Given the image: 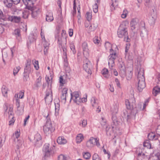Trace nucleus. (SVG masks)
<instances>
[{
  "mask_svg": "<svg viewBox=\"0 0 160 160\" xmlns=\"http://www.w3.org/2000/svg\"><path fill=\"white\" fill-rule=\"evenodd\" d=\"M51 78L48 76H46L45 79L48 84V88L46 91V96L45 98V100L46 102L49 103L52 102V91L51 90L52 84V77L51 76Z\"/></svg>",
  "mask_w": 160,
  "mask_h": 160,
  "instance_id": "nucleus-1",
  "label": "nucleus"
},
{
  "mask_svg": "<svg viewBox=\"0 0 160 160\" xmlns=\"http://www.w3.org/2000/svg\"><path fill=\"white\" fill-rule=\"evenodd\" d=\"M138 89L139 92H141L146 86L143 68H141L140 69L138 72Z\"/></svg>",
  "mask_w": 160,
  "mask_h": 160,
  "instance_id": "nucleus-2",
  "label": "nucleus"
},
{
  "mask_svg": "<svg viewBox=\"0 0 160 160\" xmlns=\"http://www.w3.org/2000/svg\"><path fill=\"white\" fill-rule=\"evenodd\" d=\"M118 36L119 38H124L125 41L129 42L130 41V39L129 38L127 28L125 26L121 25L119 27L118 32Z\"/></svg>",
  "mask_w": 160,
  "mask_h": 160,
  "instance_id": "nucleus-3",
  "label": "nucleus"
},
{
  "mask_svg": "<svg viewBox=\"0 0 160 160\" xmlns=\"http://www.w3.org/2000/svg\"><path fill=\"white\" fill-rule=\"evenodd\" d=\"M43 151L44 155L43 159L44 160L48 159L52 156L54 153L53 148L52 146H50V144L48 143L44 145Z\"/></svg>",
  "mask_w": 160,
  "mask_h": 160,
  "instance_id": "nucleus-4",
  "label": "nucleus"
},
{
  "mask_svg": "<svg viewBox=\"0 0 160 160\" xmlns=\"http://www.w3.org/2000/svg\"><path fill=\"white\" fill-rule=\"evenodd\" d=\"M48 113L46 115H44V116L47 119L45 124L43 126V130L44 132L46 134H49L54 130L53 128L52 125V123L48 117Z\"/></svg>",
  "mask_w": 160,
  "mask_h": 160,
  "instance_id": "nucleus-5",
  "label": "nucleus"
},
{
  "mask_svg": "<svg viewBox=\"0 0 160 160\" xmlns=\"http://www.w3.org/2000/svg\"><path fill=\"white\" fill-rule=\"evenodd\" d=\"M112 49H110V54L108 57V64L109 68L113 69V67L114 65V60L117 57L116 53L112 52Z\"/></svg>",
  "mask_w": 160,
  "mask_h": 160,
  "instance_id": "nucleus-6",
  "label": "nucleus"
},
{
  "mask_svg": "<svg viewBox=\"0 0 160 160\" xmlns=\"http://www.w3.org/2000/svg\"><path fill=\"white\" fill-rule=\"evenodd\" d=\"M55 38L58 40V43L59 45L62 44V41L63 40H66V31L62 30L60 32L59 30H58L55 35Z\"/></svg>",
  "mask_w": 160,
  "mask_h": 160,
  "instance_id": "nucleus-7",
  "label": "nucleus"
},
{
  "mask_svg": "<svg viewBox=\"0 0 160 160\" xmlns=\"http://www.w3.org/2000/svg\"><path fill=\"white\" fill-rule=\"evenodd\" d=\"M95 145L98 147L100 146L99 140L97 138H94L93 137L91 138L86 143L87 147L89 149H91Z\"/></svg>",
  "mask_w": 160,
  "mask_h": 160,
  "instance_id": "nucleus-8",
  "label": "nucleus"
},
{
  "mask_svg": "<svg viewBox=\"0 0 160 160\" xmlns=\"http://www.w3.org/2000/svg\"><path fill=\"white\" fill-rule=\"evenodd\" d=\"M92 65L91 62L88 59L86 58L83 61V68L84 70L88 74H91L92 73L91 69Z\"/></svg>",
  "mask_w": 160,
  "mask_h": 160,
  "instance_id": "nucleus-9",
  "label": "nucleus"
},
{
  "mask_svg": "<svg viewBox=\"0 0 160 160\" xmlns=\"http://www.w3.org/2000/svg\"><path fill=\"white\" fill-rule=\"evenodd\" d=\"M5 110V113L6 115L8 114L9 118H11L10 120L11 121H13L14 122L15 119L13 116V107L12 106H9L8 107L5 105L4 108Z\"/></svg>",
  "mask_w": 160,
  "mask_h": 160,
  "instance_id": "nucleus-10",
  "label": "nucleus"
},
{
  "mask_svg": "<svg viewBox=\"0 0 160 160\" xmlns=\"http://www.w3.org/2000/svg\"><path fill=\"white\" fill-rule=\"evenodd\" d=\"M125 104L127 108L128 109H132L136 107L135 100L134 98H132L129 100H126Z\"/></svg>",
  "mask_w": 160,
  "mask_h": 160,
  "instance_id": "nucleus-11",
  "label": "nucleus"
},
{
  "mask_svg": "<svg viewBox=\"0 0 160 160\" xmlns=\"http://www.w3.org/2000/svg\"><path fill=\"white\" fill-rule=\"evenodd\" d=\"M42 137L41 135L38 133H36L35 135L34 139L32 142L35 146L40 147L42 145L41 141Z\"/></svg>",
  "mask_w": 160,
  "mask_h": 160,
  "instance_id": "nucleus-12",
  "label": "nucleus"
},
{
  "mask_svg": "<svg viewBox=\"0 0 160 160\" xmlns=\"http://www.w3.org/2000/svg\"><path fill=\"white\" fill-rule=\"evenodd\" d=\"M71 100L72 99L74 102L78 104H79L80 102L82 101L81 100V98L79 97V92H75L72 93L71 94Z\"/></svg>",
  "mask_w": 160,
  "mask_h": 160,
  "instance_id": "nucleus-13",
  "label": "nucleus"
},
{
  "mask_svg": "<svg viewBox=\"0 0 160 160\" xmlns=\"http://www.w3.org/2000/svg\"><path fill=\"white\" fill-rule=\"evenodd\" d=\"M31 11V15L33 18H35L37 17L41 12V10L38 8L32 6V8L28 9Z\"/></svg>",
  "mask_w": 160,
  "mask_h": 160,
  "instance_id": "nucleus-14",
  "label": "nucleus"
},
{
  "mask_svg": "<svg viewBox=\"0 0 160 160\" xmlns=\"http://www.w3.org/2000/svg\"><path fill=\"white\" fill-rule=\"evenodd\" d=\"M91 103L92 106L93 108H98V109L99 110L98 111V112L101 111L100 108L99 109V107L98 106V104L99 103L98 100V99L94 97H92L91 100Z\"/></svg>",
  "mask_w": 160,
  "mask_h": 160,
  "instance_id": "nucleus-15",
  "label": "nucleus"
},
{
  "mask_svg": "<svg viewBox=\"0 0 160 160\" xmlns=\"http://www.w3.org/2000/svg\"><path fill=\"white\" fill-rule=\"evenodd\" d=\"M31 60L30 59L27 60V63L24 68V72L30 73L32 71Z\"/></svg>",
  "mask_w": 160,
  "mask_h": 160,
  "instance_id": "nucleus-16",
  "label": "nucleus"
},
{
  "mask_svg": "<svg viewBox=\"0 0 160 160\" xmlns=\"http://www.w3.org/2000/svg\"><path fill=\"white\" fill-rule=\"evenodd\" d=\"M138 20L137 18L132 19L130 22L131 29L132 30H134L137 27H138Z\"/></svg>",
  "mask_w": 160,
  "mask_h": 160,
  "instance_id": "nucleus-17",
  "label": "nucleus"
},
{
  "mask_svg": "<svg viewBox=\"0 0 160 160\" xmlns=\"http://www.w3.org/2000/svg\"><path fill=\"white\" fill-rule=\"evenodd\" d=\"M27 9H31L34 4L31 0H22Z\"/></svg>",
  "mask_w": 160,
  "mask_h": 160,
  "instance_id": "nucleus-18",
  "label": "nucleus"
},
{
  "mask_svg": "<svg viewBox=\"0 0 160 160\" xmlns=\"http://www.w3.org/2000/svg\"><path fill=\"white\" fill-rule=\"evenodd\" d=\"M42 42L44 47V54L46 55L48 53L49 43L47 41H46V40L42 41Z\"/></svg>",
  "mask_w": 160,
  "mask_h": 160,
  "instance_id": "nucleus-19",
  "label": "nucleus"
},
{
  "mask_svg": "<svg viewBox=\"0 0 160 160\" xmlns=\"http://www.w3.org/2000/svg\"><path fill=\"white\" fill-rule=\"evenodd\" d=\"M8 19L9 21L16 23H18L20 21L21 18L20 17L12 16H9Z\"/></svg>",
  "mask_w": 160,
  "mask_h": 160,
  "instance_id": "nucleus-20",
  "label": "nucleus"
},
{
  "mask_svg": "<svg viewBox=\"0 0 160 160\" xmlns=\"http://www.w3.org/2000/svg\"><path fill=\"white\" fill-rule=\"evenodd\" d=\"M82 48L83 54H88L89 49L88 46V44L86 42H84L82 43Z\"/></svg>",
  "mask_w": 160,
  "mask_h": 160,
  "instance_id": "nucleus-21",
  "label": "nucleus"
},
{
  "mask_svg": "<svg viewBox=\"0 0 160 160\" xmlns=\"http://www.w3.org/2000/svg\"><path fill=\"white\" fill-rule=\"evenodd\" d=\"M46 19L47 21L51 22L53 20V17L52 12H48L46 15Z\"/></svg>",
  "mask_w": 160,
  "mask_h": 160,
  "instance_id": "nucleus-22",
  "label": "nucleus"
},
{
  "mask_svg": "<svg viewBox=\"0 0 160 160\" xmlns=\"http://www.w3.org/2000/svg\"><path fill=\"white\" fill-rule=\"evenodd\" d=\"M148 138L149 139L152 140H157L158 138V135H156L154 133L151 132L148 134Z\"/></svg>",
  "mask_w": 160,
  "mask_h": 160,
  "instance_id": "nucleus-23",
  "label": "nucleus"
},
{
  "mask_svg": "<svg viewBox=\"0 0 160 160\" xmlns=\"http://www.w3.org/2000/svg\"><path fill=\"white\" fill-rule=\"evenodd\" d=\"M118 105L116 104L113 105L111 108V112L113 115H115L118 113Z\"/></svg>",
  "mask_w": 160,
  "mask_h": 160,
  "instance_id": "nucleus-24",
  "label": "nucleus"
},
{
  "mask_svg": "<svg viewBox=\"0 0 160 160\" xmlns=\"http://www.w3.org/2000/svg\"><path fill=\"white\" fill-rule=\"evenodd\" d=\"M57 142L60 144H64L67 142V140L63 137H59L57 139Z\"/></svg>",
  "mask_w": 160,
  "mask_h": 160,
  "instance_id": "nucleus-25",
  "label": "nucleus"
},
{
  "mask_svg": "<svg viewBox=\"0 0 160 160\" xmlns=\"http://www.w3.org/2000/svg\"><path fill=\"white\" fill-rule=\"evenodd\" d=\"M115 128V126L113 125L112 126L111 128L109 126H107L106 129V133L107 135H111L112 133L113 132V129Z\"/></svg>",
  "mask_w": 160,
  "mask_h": 160,
  "instance_id": "nucleus-26",
  "label": "nucleus"
},
{
  "mask_svg": "<svg viewBox=\"0 0 160 160\" xmlns=\"http://www.w3.org/2000/svg\"><path fill=\"white\" fill-rule=\"evenodd\" d=\"M119 0H112V4L110 8L112 11L114 10L116 6L118 5V2Z\"/></svg>",
  "mask_w": 160,
  "mask_h": 160,
  "instance_id": "nucleus-27",
  "label": "nucleus"
},
{
  "mask_svg": "<svg viewBox=\"0 0 160 160\" xmlns=\"http://www.w3.org/2000/svg\"><path fill=\"white\" fill-rule=\"evenodd\" d=\"M95 3L92 6L93 10L94 12L96 13L98 11V5L100 3V0H96Z\"/></svg>",
  "mask_w": 160,
  "mask_h": 160,
  "instance_id": "nucleus-28",
  "label": "nucleus"
},
{
  "mask_svg": "<svg viewBox=\"0 0 160 160\" xmlns=\"http://www.w3.org/2000/svg\"><path fill=\"white\" fill-rule=\"evenodd\" d=\"M12 0H4L3 2L5 6L8 8H11L12 6L13 3Z\"/></svg>",
  "mask_w": 160,
  "mask_h": 160,
  "instance_id": "nucleus-29",
  "label": "nucleus"
},
{
  "mask_svg": "<svg viewBox=\"0 0 160 160\" xmlns=\"http://www.w3.org/2000/svg\"><path fill=\"white\" fill-rule=\"evenodd\" d=\"M68 90V89L67 88H64L63 89L62 91V95L61 96V98L62 99L66 101Z\"/></svg>",
  "mask_w": 160,
  "mask_h": 160,
  "instance_id": "nucleus-30",
  "label": "nucleus"
},
{
  "mask_svg": "<svg viewBox=\"0 0 160 160\" xmlns=\"http://www.w3.org/2000/svg\"><path fill=\"white\" fill-rule=\"evenodd\" d=\"M84 137L83 135L81 133L78 134L76 137V142L77 143H80L83 140Z\"/></svg>",
  "mask_w": 160,
  "mask_h": 160,
  "instance_id": "nucleus-31",
  "label": "nucleus"
},
{
  "mask_svg": "<svg viewBox=\"0 0 160 160\" xmlns=\"http://www.w3.org/2000/svg\"><path fill=\"white\" fill-rule=\"evenodd\" d=\"M41 79L42 77L41 76H40L39 78L37 79L36 82L34 84L36 87L38 88L41 85Z\"/></svg>",
  "mask_w": 160,
  "mask_h": 160,
  "instance_id": "nucleus-32",
  "label": "nucleus"
},
{
  "mask_svg": "<svg viewBox=\"0 0 160 160\" xmlns=\"http://www.w3.org/2000/svg\"><path fill=\"white\" fill-rule=\"evenodd\" d=\"M69 157L63 154H60L58 157V160H69Z\"/></svg>",
  "mask_w": 160,
  "mask_h": 160,
  "instance_id": "nucleus-33",
  "label": "nucleus"
},
{
  "mask_svg": "<svg viewBox=\"0 0 160 160\" xmlns=\"http://www.w3.org/2000/svg\"><path fill=\"white\" fill-rule=\"evenodd\" d=\"M143 146L148 149L152 148L151 143L148 140H146L144 142Z\"/></svg>",
  "mask_w": 160,
  "mask_h": 160,
  "instance_id": "nucleus-34",
  "label": "nucleus"
},
{
  "mask_svg": "<svg viewBox=\"0 0 160 160\" xmlns=\"http://www.w3.org/2000/svg\"><path fill=\"white\" fill-rule=\"evenodd\" d=\"M160 93V88L155 87L153 88L152 93L154 96H156L157 94Z\"/></svg>",
  "mask_w": 160,
  "mask_h": 160,
  "instance_id": "nucleus-35",
  "label": "nucleus"
},
{
  "mask_svg": "<svg viewBox=\"0 0 160 160\" xmlns=\"http://www.w3.org/2000/svg\"><path fill=\"white\" fill-rule=\"evenodd\" d=\"M2 91L4 96L5 97L7 96L8 89L5 86H3L2 87Z\"/></svg>",
  "mask_w": 160,
  "mask_h": 160,
  "instance_id": "nucleus-36",
  "label": "nucleus"
},
{
  "mask_svg": "<svg viewBox=\"0 0 160 160\" xmlns=\"http://www.w3.org/2000/svg\"><path fill=\"white\" fill-rule=\"evenodd\" d=\"M14 142L16 144V148L18 149L22 146V141L18 139H17Z\"/></svg>",
  "mask_w": 160,
  "mask_h": 160,
  "instance_id": "nucleus-37",
  "label": "nucleus"
},
{
  "mask_svg": "<svg viewBox=\"0 0 160 160\" xmlns=\"http://www.w3.org/2000/svg\"><path fill=\"white\" fill-rule=\"evenodd\" d=\"M55 114L56 116H57L58 115L59 111L60 109L59 104L57 103L55 104Z\"/></svg>",
  "mask_w": 160,
  "mask_h": 160,
  "instance_id": "nucleus-38",
  "label": "nucleus"
},
{
  "mask_svg": "<svg viewBox=\"0 0 160 160\" xmlns=\"http://www.w3.org/2000/svg\"><path fill=\"white\" fill-rule=\"evenodd\" d=\"M108 70L106 68H104L102 71V73L103 75L106 78H109V75L108 74Z\"/></svg>",
  "mask_w": 160,
  "mask_h": 160,
  "instance_id": "nucleus-39",
  "label": "nucleus"
},
{
  "mask_svg": "<svg viewBox=\"0 0 160 160\" xmlns=\"http://www.w3.org/2000/svg\"><path fill=\"white\" fill-rule=\"evenodd\" d=\"M97 26H95L94 24H92L89 27L88 30V32H90L94 31L96 28Z\"/></svg>",
  "mask_w": 160,
  "mask_h": 160,
  "instance_id": "nucleus-40",
  "label": "nucleus"
},
{
  "mask_svg": "<svg viewBox=\"0 0 160 160\" xmlns=\"http://www.w3.org/2000/svg\"><path fill=\"white\" fill-rule=\"evenodd\" d=\"M29 73L24 72L23 76V80L24 82H26L29 80Z\"/></svg>",
  "mask_w": 160,
  "mask_h": 160,
  "instance_id": "nucleus-41",
  "label": "nucleus"
},
{
  "mask_svg": "<svg viewBox=\"0 0 160 160\" xmlns=\"http://www.w3.org/2000/svg\"><path fill=\"white\" fill-rule=\"evenodd\" d=\"M70 48L72 51L73 53L74 54L76 52V51L75 49V46L74 43L72 42H71L70 43Z\"/></svg>",
  "mask_w": 160,
  "mask_h": 160,
  "instance_id": "nucleus-42",
  "label": "nucleus"
},
{
  "mask_svg": "<svg viewBox=\"0 0 160 160\" xmlns=\"http://www.w3.org/2000/svg\"><path fill=\"white\" fill-rule=\"evenodd\" d=\"M29 14V12L28 10H25L22 12V17L24 18H27L28 17Z\"/></svg>",
  "mask_w": 160,
  "mask_h": 160,
  "instance_id": "nucleus-43",
  "label": "nucleus"
},
{
  "mask_svg": "<svg viewBox=\"0 0 160 160\" xmlns=\"http://www.w3.org/2000/svg\"><path fill=\"white\" fill-rule=\"evenodd\" d=\"M83 158L86 159H89L91 157V154L88 152H83Z\"/></svg>",
  "mask_w": 160,
  "mask_h": 160,
  "instance_id": "nucleus-44",
  "label": "nucleus"
},
{
  "mask_svg": "<svg viewBox=\"0 0 160 160\" xmlns=\"http://www.w3.org/2000/svg\"><path fill=\"white\" fill-rule=\"evenodd\" d=\"M112 118L113 123V124H112V125H114L115 127V126H117L118 125V123L116 116H114V115H113Z\"/></svg>",
  "mask_w": 160,
  "mask_h": 160,
  "instance_id": "nucleus-45",
  "label": "nucleus"
},
{
  "mask_svg": "<svg viewBox=\"0 0 160 160\" xmlns=\"http://www.w3.org/2000/svg\"><path fill=\"white\" fill-rule=\"evenodd\" d=\"M20 130L19 131H17L15 132V133L13 134V137L14 138H16L14 140V141L15 142V141L17 140V139H18V138L20 136Z\"/></svg>",
  "mask_w": 160,
  "mask_h": 160,
  "instance_id": "nucleus-46",
  "label": "nucleus"
},
{
  "mask_svg": "<svg viewBox=\"0 0 160 160\" xmlns=\"http://www.w3.org/2000/svg\"><path fill=\"white\" fill-rule=\"evenodd\" d=\"M32 62L34 66V68L37 70H38L39 68L38 61L34 60H33Z\"/></svg>",
  "mask_w": 160,
  "mask_h": 160,
  "instance_id": "nucleus-47",
  "label": "nucleus"
},
{
  "mask_svg": "<svg viewBox=\"0 0 160 160\" xmlns=\"http://www.w3.org/2000/svg\"><path fill=\"white\" fill-rule=\"evenodd\" d=\"M20 68H21L19 66L16 67L14 68L13 70V74L14 76H15L18 72Z\"/></svg>",
  "mask_w": 160,
  "mask_h": 160,
  "instance_id": "nucleus-48",
  "label": "nucleus"
},
{
  "mask_svg": "<svg viewBox=\"0 0 160 160\" xmlns=\"http://www.w3.org/2000/svg\"><path fill=\"white\" fill-rule=\"evenodd\" d=\"M86 17L88 21H89L91 20L92 18V14L91 12H88L86 14Z\"/></svg>",
  "mask_w": 160,
  "mask_h": 160,
  "instance_id": "nucleus-49",
  "label": "nucleus"
},
{
  "mask_svg": "<svg viewBox=\"0 0 160 160\" xmlns=\"http://www.w3.org/2000/svg\"><path fill=\"white\" fill-rule=\"evenodd\" d=\"M128 11L126 9H124L123 11L122 14L121 15V17L122 18H125L128 14Z\"/></svg>",
  "mask_w": 160,
  "mask_h": 160,
  "instance_id": "nucleus-50",
  "label": "nucleus"
},
{
  "mask_svg": "<svg viewBox=\"0 0 160 160\" xmlns=\"http://www.w3.org/2000/svg\"><path fill=\"white\" fill-rule=\"evenodd\" d=\"M62 46V50L63 51V55L64 57H65V58H67V49L64 46H62V44L61 45Z\"/></svg>",
  "mask_w": 160,
  "mask_h": 160,
  "instance_id": "nucleus-51",
  "label": "nucleus"
},
{
  "mask_svg": "<svg viewBox=\"0 0 160 160\" xmlns=\"http://www.w3.org/2000/svg\"><path fill=\"white\" fill-rule=\"evenodd\" d=\"M59 83L61 86H63V84L65 83V81L63 78L62 76H60L59 78Z\"/></svg>",
  "mask_w": 160,
  "mask_h": 160,
  "instance_id": "nucleus-52",
  "label": "nucleus"
},
{
  "mask_svg": "<svg viewBox=\"0 0 160 160\" xmlns=\"http://www.w3.org/2000/svg\"><path fill=\"white\" fill-rule=\"evenodd\" d=\"M105 47L106 49H112L111 48V44L109 42H106L105 44Z\"/></svg>",
  "mask_w": 160,
  "mask_h": 160,
  "instance_id": "nucleus-53",
  "label": "nucleus"
},
{
  "mask_svg": "<svg viewBox=\"0 0 160 160\" xmlns=\"http://www.w3.org/2000/svg\"><path fill=\"white\" fill-rule=\"evenodd\" d=\"M92 160H101V159L97 154L95 153L93 155Z\"/></svg>",
  "mask_w": 160,
  "mask_h": 160,
  "instance_id": "nucleus-54",
  "label": "nucleus"
},
{
  "mask_svg": "<svg viewBox=\"0 0 160 160\" xmlns=\"http://www.w3.org/2000/svg\"><path fill=\"white\" fill-rule=\"evenodd\" d=\"M76 3L75 2V0H74L73 1V11L72 13V14L73 15H75L76 13Z\"/></svg>",
  "mask_w": 160,
  "mask_h": 160,
  "instance_id": "nucleus-55",
  "label": "nucleus"
},
{
  "mask_svg": "<svg viewBox=\"0 0 160 160\" xmlns=\"http://www.w3.org/2000/svg\"><path fill=\"white\" fill-rule=\"evenodd\" d=\"M118 66L119 68L123 69L124 67V64L123 62H119L118 64Z\"/></svg>",
  "mask_w": 160,
  "mask_h": 160,
  "instance_id": "nucleus-56",
  "label": "nucleus"
},
{
  "mask_svg": "<svg viewBox=\"0 0 160 160\" xmlns=\"http://www.w3.org/2000/svg\"><path fill=\"white\" fill-rule=\"evenodd\" d=\"M153 158L155 160H160V154L159 153H157L153 156Z\"/></svg>",
  "mask_w": 160,
  "mask_h": 160,
  "instance_id": "nucleus-57",
  "label": "nucleus"
},
{
  "mask_svg": "<svg viewBox=\"0 0 160 160\" xmlns=\"http://www.w3.org/2000/svg\"><path fill=\"white\" fill-rule=\"evenodd\" d=\"M149 102V99H147L145 100V102L143 104L142 110H143L145 108L146 106L148 105V103Z\"/></svg>",
  "mask_w": 160,
  "mask_h": 160,
  "instance_id": "nucleus-58",
  "label": "nucleus"
},
{
  "mask_svg": "<svg viewBox=\"0 0 160 160\" xmlns=\"http://www.w3.org/2000/svg\"><path fill=\"white\" fill-rule=\"evenodd\" d=\"M24 90H22L20 92L19 96V98H23L24 96Z\"/></svg>",
  "mask_w": 160,
  "mask_h": 160,
  "instance_id": "nucleus-59",
  "label": "nucleus"
},
{
  "mask_svg": "<svg viewBox=\"0 0 160 160\" xmlns=\"http://www.w3.org/2000/svg\"><path fill=\"white\" fill-rule=\"evenodd\" d=\"M82 126L83 127H85L87 125V121L86 120H83L82 122Z\"/></svg>",
  "mask_w": 160,
  "mask_h": 160,
  "instance_id": "nucleus-60",
  "label": "nucleus"
},
{
  "mask_svg": "<svg viewBox=\"0 0 160 160\" xmlns=\"http://www.w3.org/2000/svg\"><path fill=\"white\" fill-rule=\"evenodd\" d=\"M20 30L19 29H17L15 30V33L16 35L18 37L20 36Z\"/></svg>",
  "mask_w": 160,
  "mask_h": 160,
  "instance_id": "nucleus-61",
  "label": "nucleus"
},
{
  "mask_svg": "<svg viewBox=\"0 0 160 160\" xmlns=\"http://www.w3.org/2000/svg\"><path fill=\"white\" fill-rule=\"evenodd\" d=\"M28 40L30 43H31L34 41V38L32 35H31L28 37Z\"/></svg>",
  "mask_w": 160,
  "mask_h": 160,
  "instance_id": "nucleus-62",
  "label": "nucleus"
},
{
  "mask_svg": "<svg viewBox=\"0 0 160 160\" xmlns=\"http://www.w3.org/2000/svg\"><path fill=\"white\" fill-rule=\"evenodd\" d=\"M93 42L95 44L97 45H98L100 42V41L98 39L97 37H95L94 38Z\"/></svg>",
  "mask_w": 160,
  "mask_h": 160,
  "instance_id": "nucleus-63",
  "label": "nucleus"
},
{
  "mask_svg": "<svg viewBox=\"0 0 160 160\" xmlns=\"http://www.w3.org/2000/svg\"><path fill=\"white\" fill-rule=\"evenodd\" d=\"M156 132L157 134L160 136V125L158 126L156 130Z\"/></svg>",
  "mask_w": 160,
  "mask_h": 160,
  "instance_id": "nucleus-64",
  "label": "nucleus"
}]
</instances>
